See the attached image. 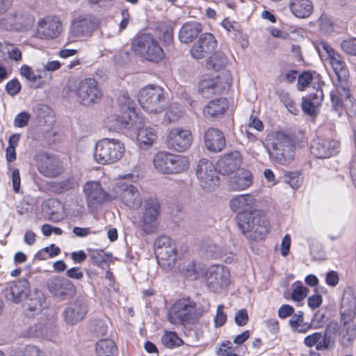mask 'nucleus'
I'll return each instance as SVG.
<instances>
[{
    "label": "nucleus",
    "mask_w": 356,
    "mask_h": 356,
    "mask_svg": "<svg viewBox=\"0 0 356 356\" xmlns=\"http://www.w3.org/2000/svg\"><path fill=\"white\" fill-rule=\"evenodd\" d=\"M61 22L57 17L47 16L38 20L33 36L41 40L57 38L61 32Z\"/></svg>",
    "instance_id": "obj_18"
},
{
    "label": "nucleus",
    "mask_w": 356,
    "mask_h": 356,
    "mask_svg": "<svg viewBox=\"0 0 356 356\" xmlns=\"http://www.w3.org/2000/svg\"><path fill=\"white\" fill-rule=\"evenodd\" d=\"M68 278L80 280L83 277V273L79 267H72L66 271Z\"/></svg>",
    "instance_id": "obj_61"
},
{
    "label": "nucleus",
    "mask_w": 356,
    "mask_h": 356,
    "mask_svg": "<svg viewBox=\"0 0 356 356\" xmlns=\"http://www.w3.org/2000/svg\"><path fill=\"white\" fill-rule=\"evenodd\" d=\"M217 47V40L210 33L200 34L198 39L191 47L190 53L195 59H202L213 51Z\"/></svg>",
    "instance_id": "obj_22"
},
{
    "label": "nucleus",
    "mask_w": 356,
    "mask_h": 356,
    "mask_svg": "<svg viewBox=\"0 0 356 356\" xmlns=\"http://www.w3.org/2000/svg\"><path fill=\"white\" fill-rule=\"evenodd\" d=\"M70 90L73 92L84 105H90L99 102L102 92L99 88L97 81L92 78L75 81L70 85Z\"/></svg>",
    "instance_id": "obj_9"
},
{
    "label": "nucleus",
    "mask_w": 356,
    "mask_h": 356,
    "mask_svg": "<svg viewBox=\"0 0 356 356\" xmlns=\"http://www.w3.org/2000/svg\"><path fill=\"white\" fill-rule=\"evenodd\" d=\"M267 149L270 159L280 165H288L294 159L295 145L290 137L281 131L268 135Z\"/></svg>",
    "instance_id": "obj_3"
},
{
    "label": "nucleus",
    "mask_w": 356,
    "mask_h": 356,
    "mask_svg": "<svg viewBox=\"0 0 356 356\" xmlns=\"http://www.w3.org/2000/svg\"><path fill=\"white\" fill-rule=\"evenodd\" d=\"M47 287L52 296L61 300L72 298L76 293L74 284L70 280L61 277L50 278Z\"/></svg>",
    "instance_id": "obj_23"
},
{
    "label": "nucleus",
    "mask_w": 356,
    "mask_h": 356,
    "mask_svg": "<svg viewBox=\"0 0 356 356\" xmlns=\"http://www.w3.org/2000/svg\"><path fill=\"white\" fill-rule=\"evenodd\" d=\"M356 328H342L340 332L339 341L342 346L348 347L355 338Z\"/></svg>",
    "instance_id": "obj_43"
},
{
    "label": "nucleus",
    "mask_w": 356,
    "mask_h": 356,
    "mask_svg": "<svg viewBox=\"0 0 356 356\" xmlns=\"http://www.w3.org/2000/svg\"><path fill=\"white\" fill-rule=\"evenodd\" d=\"M54 334L55 330L53 327L40 323L29 327L24 335L27 337L37 338L40 340H51Z\"/></svg>",
    "instance_id": "obj_33"
},
{
    "label": "nucleus",
    "mask_w": 356,
    "mask_h": 356,
    "mask_svg": "<svg viewBox=\"0 0 356 356\" xmlns=\"http://www.w3.org/2000/svg\"><path fill=\"white\" fill-rule=\"evenodd\" d=\"M125 146L118 139L105 138L95 145L94 159L99 164H112L119 161L124 156Z\"/></svg>",
    "instance_id": "obj_6"
},
{
    "label": "nucleus",
    "mask_w": 356,
    "mask_h": 356,
    "mask_svg": "<svg viewBox=\"0 0 356 356\" xmlns=\"http://www.w3.org/2000/svg\"><path fill=\"white\" fill-rule=\"evenodd\" d=\"M227 108V99L220 97L209 101L204 108L203 112L206 118H214L222 115Z\"/></svg>",
    "instance_id": "obj_36"
},
{
    "label": "nucleus",
    "mask_w": 356,
    "mask_h": 356,
    "mask_svg": "<svg viewBox=\"0 0 356 356\" xmlns=\"http://www.w3.org/2000/svg\"><path fill=\"white\" fill-rule=\"evenodd\" d=\"M155 253L159 264L165 270L171 269L176 263L177 249L167 236H161L155 241Z\"/></svg>",
    "instance_id": "obj_11"
},
{
    "label": "nucleus",
    "mask_w": 356,
    "mask_h": 356,
    "mask_svg": "<svg viewBox=\"0 0 356 356\" xmlns=\"http://www.w3.org/2000/svg\"><path fill=\"white\" fill-rule=\"evenodd\" d=\"M97 26L95 19L92 16H86L74 20L71 30L76 35H83L90 33Z\"/></svg>",
    "instance_id": "obj_34"
},
{
    "label": "nucleus",
    "mask_w": 356,
    "mask_h": 356,
    "mask_svg": "<svg viewBox=\"0 0 356 356\" xmlns=\"http://www.w3.org/2000/svg\"><path fill=\"white\" fill-rule=\"evenodd\" d=\"M323 99V92L318 85L314 93H310L307 97L303 98L302 102V111L309 115H314L316 108L321 104Z\"/></svg>",
    "instance_id": "obj_35"
},
{
    "label": "nucleus",
    "mask_w": 356,
    "mask_h": 356,
    "mask_svg": "<svg viewBox=\"0 0 356 356\" xmlns=\"http://www.w3.org/2000/svg\"><path fill=\"white\" fill-rule=\"evenodd\" d=\"M192 134L190 130L175 127L170 129L167 136V145L169 149L178 152H184L191 145Z\"/></svg>",
    "instance_id": "obj_20"
},
{
    "label": "nucleus",
    "mask_w": 356,
    "mask_h": 356,
    "mask_svg": "<svg viewBox=\"0 0 356 356\" xmlns=\"http://www.w3.org/2000/svg\"><path fill=\"white\" fill-rule=\"evenodd\" d=\"M202 31V26L200 22L195 21L186 22L179 30V39L181 43H191Z\"/></svg>",
    "instance_id": "obj_31"
},
{
    "label": "nucleus",
    "mask_w": 356,
    "mask_h": 356,
    "mask_svg": "<svg viewBox=\"0 0 356 356\" xmlns=\"http://www.w3.org/2000/svg\"><path fill=\"white\" fill-rule=\"evenodd\" d=\"M163 344L168 348H174L180 346L183 343L181 339L175 332H165L161 338Z\"/></svg>",
    "instance_id": "obj_41"
},
{
    "label": "nucleus",
    "mask_w": 356,
    "mask_h": 356,
    "mask_svg": "<svg viewBox=\"0 0 356 356\" xmlns=\"http://www.w3.org/2000/svg\"><path fill=\"white\" fill-rule=\"evenodd\" d=\"M241 165V154L237 151L225 154L217 163L218 170L222 175H229L234 172Z\"/></svg>",
    "instance_id": "obj_30"
},
{
    "label": "nucleus",
    "mask_w": 356,
    "mask_h": 356,
    "mask_svg": "<svg viewBox=\"0 0 356 356\" xmlns=\"http://www.w3.org/2000/svg\"><path fill=\"white\" fill-rule=\"evenodd\" d=\"M11 180H12V185H13V191L16 193H20L21 178H20L19 171L18 169L15 168L12 170Z\"/></svg>",
    "instance_id": "obj_57"
},
{
    "label": "nucleus",
    "mask_w": 356,
    "mask_h": 356,
    "mask_svg": "<svg viewBox=\"0 0 356 356\" xmlns=\"http://www.w3.org/2000/svg\"><path fill=\"white\" fill-rule=\"evenodd\" d=\"M307 293V289L302 284V282H297L293 284V289L291 293V298L296 302L303 300Z\"/></svg>",
    "instance_id": "obj_45"
},
{
    "label": "nucleus",
    "mask_w": 356,
    "mask_h": 356,
    "mask_svg": "<svg viewBox=\"0 0 356 356\" xmlns=\"http://www.w3.org/2000/svg\"><path fill=\"white\" fill-rule=\"evenodd\" d=\"M120 113L109 116L106 122L109 129H126L130 131H138L137 141L141 148L148 149L157 139V128L154 127H142L143 118L138 116L135 110V102L126 91H121L118 97Z\"/></svg>",
    "instance_id": "obj_2"
},
{
    "label": "nucleus",
    "mask_w": 356,
    "mask_h": 356,
    "mask_svg": "<svg viewBox=\"0 0 356 356\" xmlns=\"http://www.w3.org/2000/svg\"><path fill=\"white\" fill-rule=\"evenodd\" d=\"M21 88V83L17 79H13L6 85V91L10 96H15L17 95L20 92Z\"/></svg>",
    "instance_id": "obj_51"
},
{
    "label": "nucleus",
    "mask_w": 356,
    "mask_h": 356,
    "mask_svg": "<svg viewBox=\"0 0 356 356\" xmlns=\"http://www.w3.org/2000/svg\"><path fill=\"white\" fill-rule=\"evenodd\" d=\"M237 220L240 229L249 240L261 241L268 234L269 222L259 210L252 211L250 215L238 217Z\"/></svg>",
    "instance_id": "obj_4"
},
{
    "label": "nucleus",
    "mask_w": 356,
    "mask_h": 356,
    "mask_svg": "<svg viewBox=\"0 0 356 356\" xmlns=\"http://www.w3.org/2000/svg\"><path fill=\"white\" fill-rule=\"evenodd\" d=\"M350 97V91L345 86H337L335 90L330 92L332 107L337 111L342 108L343 100L349 99Z\"/></svg>",
    "instance_id": "obj_38"
},
{
    "label": "nucleus",
    "mask_w": 356,
    "mask_h": 356,
    "mask_svg": "<svg viewBox=\"0 0 356 356\" xmlns=\"http://www.w3.org/2000/svg\"><path fill=\"white\" fill-rule=\"evenodd\" d=\"M30 292V284L26 279H20L10 282L5 289L7 300L19 303L26 299Z\"/></svg>",
    "instance_id": "obj_27"
},
{
    "label": "nucleus",
    "mask_w": 356,
    "mask_h": 356,
    "mask_svg": "<svg viewBox=\"0 0 356 356\" xmlns=\"http://www.w3.org/2000/svg\"><path fill=\"white\" fill-rule=\"evenodd\" d=\"M196 175L200 186L205 190L211 191L219 184L216 169L213 163L207 159L199 160Z\"/></svg>",
    "instance_id": "obj_16"
},
{
    "label": "nucleus",
    "mask_w": 356,
    "mask_h": 356,
    "mask_svg": "<svg viewBox=\"0 0 356 356\" xmlns=\"http://www.w3.org/2000/svg\"><path fill=\"white\" fill-rule=\"evenodd\" d=\"M19 74L30 83H35L38 79H41L40 74H36L30 66L25 64L21 66Z\"/></svg>",
    "instance_id": "obj_46"
},
{
    "label": "nucleus",
    "mask_w": 356,
    "mask_h": 356,
    "mask_svg": "<svg viewBox=\"0 0 356 356\" xmlns=\"http://www.w3.org/2000/svg\"><path fill=\"white\" fill-rule=\"evenodd\" d=\"M33 160L38 172L44 177H54L63 172L60 161L51 154L38 152L35 154Z\"/></svg>",
    "instance_id": "obj_13"
},
{
    "label": "nucleus",
    "mask_w": 356,
    "mask_h": 356,
    "mask_svg": "<svg viewBox=\"0 0 356 356\" xmlns=\"http://www.w3.org/2000/svg\"><path fill=\"white\" fill-rule=\"evenodd\" d=\"M304 322L303 312L298 311L293 314L289 319V323L291 329L296 328L298 325H301Z\"/></svg>",
    "instance_id": "obj_60"
},
{
    "label": "nucleus",
    "mask_w": 356,
    "mask_h": 356,
    "mask_svg": "<svg viewBox=\"0 0 356 356\" xmlns=\"http://www.w3.org/2000/svg\"><path fill=\"white\" fill-rule=\"evenodd\" d=\"M231 210L238 215V217L250 215L257 204L255 197L250 193L236 195L229 202Z\"/></svg>",
    "instance_id": "obj_25"
},
{
    "label": "nucleus",
    "mask_w": 356,
    "mask_h": 356,
    "mask_svg": "<svg viewBox=\"0 0 356 356\" xmlns=\"http://www.w3.org/2000/svg\"><path fill=\"white\" fill-rule=\"evenodd\" d=\"M22 352V356H45L42 350L33 345H27Z\"/></svg>",
    "instance_id": "obj_56"
},
{
    "label": "nucleus",
    "mask_w": 356,
    "mask_h": 356,
    "mask_svg": "<svg viewBox=\"0 0 356 356\" xmlns=\"http://www.w3.org/2000/svg\"><path fill=\"white\" fill-rule=\"evenodd\" d=\"M29 120L30 115L25 111H22L15 116L14 126L19 128L24 127L28 124Z\"/></svg>",
    "instance_id": "obj_53"
},
{
    "label": "nucleus",
    "mask_w": 356,
    "mask_h": 356,
    "mask_svg": "<svg viewBox=\"0 0 356 356\" xmlns=\"http://www.w3.org/2000/svg\"><path fill=\"white\" fill-rule=\"evenodd\" d=\"M207 284L214 293H220L229 284V272L222 265H214L209 268L206 273Z\"/></svg>",
    "instance_id": "obj_17"
},
{
    "label": "nucleus",
    "mask_w": 356,
    "mask_h": 356,
    "mask_svg": "<svg viewBox=\"0 0 356 356\" xmlns=\"http://www.w3.org/2000/svg\"><path fill=\"white\" fill-rule=\"evenodd\" d=\"M91 330L97 337H102L107 333L108 325L105 321L97 319L92 322Z\"/></svg>",
    "instance_id": "obj_47"
},
{
    "label": "nucleus",
    "mask_w": 356,
    "mask_h": 356,
    "mask_svg": "<svg viewBox=\"0 0 356 356\" xmlns=\"http://www.w3.org/2000/svg\"><path fill=\"white\" fill-rule=\"evenodd\" d=\"M113 200H119L131 210L140 209L134 216L133 222L145 234H151L156 230L157 221L161 213L158 199L149 197L144 200L138 188L131 184L118 181L112 188Z\"/></svg>",
    "instance_id": "obj_1"
},
{
    "label": "nucleus",
    "mask_w": 356,
    "mask_h": 356,
    "mask_svg": "<svg viewBox=\"0 0 356 356\" xmlns=\"http://www.w3.org/2000/svg\"><path fill=\"white\" fill-rule=\"evenodd\" d=\"M155 169L164 175H176L186 171L190 166L188 158L165 151L157 152L153 158Z\"/></svg>",
    "instance_id": "obj_5"
},
{
    "label": "nucleus",
    "mask_w": 356,
    "mask_h": 356,
    "mask_svg": "<svg viewBox=\"0 0 356 356\" xmlns=\"http://www.w3.org/2000/svg\"><path fill=\"white\" fill-rule=\"evenodd\" d=\"M312 80V75L308 72H305L298 78V88L300 90H303Z\"/></svg>",
    "instance_id": "obj_55"
},
{
    "label": "nucleus",
    "mask_w": 356,
    "mask_h": 356,
    "mask_svg": "<svg viewBox=\"0 0 356 356\" xmlns=\"http://www.w3.org/2000/svg\"><path fill=\"white\" fill-rule=\"evenodd\" d=\"M253 182L250 171L245 169L237 172L227 181V188L231 191H241L248 188Z\"/></svg>",
    "instance_id": "obj_29"
},
{
    "label": "nucleus",
    "mask_w": 356,
    "mask_h": 356,
    "mask_svg": "<svg viewBox=\"0 0 356 356\" xmlns=\"http://www.w3.org/2000/svg\"><path fill=\"white\" fill-rule=\"evenodd\" d=\"M339 278L336 271L330 270L326 273L325 282L330 286H335L339 282Z\"/></svg>",
    "instance_id": "obj_62"
},
{
    "label": "nucleus",
    "mask_w": 356,
    "mask_h": 356,
    "mask_svg": "<svg viewBox=\"0 0 356 356\" xmlns=\"http://www.w3.org/2000/svg\"><path fill=\"white\" fill-rule=\"evenodd\" d=\"M159 39L169 44L173 39V31L170 26L164 25L159 27Z\"/></svg>",
    "instance_id": "obj_49"
},
{
    "label": "nucleus",
    "mask_w": 356,
    "mask_h": 356,
    "mask_svg": "<svg viewBox=\"0 0 356 356\" xmlns=\"http://www.w3.org/2000/svg\"><path fill=\"white\" fill-rule=\"evenodd\" d=\"M340 142L332 138H317L311 145V152L317 158H330L339 152Z\"/></svg>",
    "instance_id": "obj_24"
},
{
    "label": "nucleus",
    "mask_w": 356,
    "mask_h": 356,
    "mask_svg": "<svg viewBox=\"0 0 356 356\" xmlns=\"http://www.w3.org/2000/svg\"><path fill=\"white\" fill-rule=\"evenodd\" d=\"M320 29L325 33H330L333 29V24L330 19L326 15H321L318 19Z\"/></svg>",
    "instance_id": "obj_54"
},
{
    "label": "nucleus",
    "mask_w": 356,
    "mask_h": 356,
    "mask_svg": "<svg viewBox=\"0 0 356 356\" xmlns=\"http://www.w3.org/2000/svg\"><path fill=\"white\" fill-rule=\"evenodd\" d=\"M341 48L345 53L356 56V38L343 40Z\"/></svg>",
    "instance_id": "obj_50"
},
{
    "label": "nucleus",
    "mask_w": 356,
    "mask_h": 356,
    "mask_svg": "<svg viewBox=\"0 0 356 356\" xmlns=\"http://www.w3.org/2000/svg\"><path fill=\"white\" fill-rule=\"evenodd\" d=\"M183 115V110L181 105L174 102L169 105L167 108L163 121L167 123H172L177 122Z\"/></svg>",
    "instance_id": "obj_40"
},
{
    "label": "nucleus",
    "mask_w": 356,
    "mask_h": 356,
    "mask_svg": "<svg viewBox=\"0 0 356 356\" xmlns=\"http://www.w3.org/2000/svg\"><path fill=\"white\" fill-rule=\"evenodd\" d=\"M181 273L191 280H196L202 273L201 268L197 267L193 260L185 261L179 267Z\"/></svg>",
    "instance_id": "obj_39"
},
{
    "label": "nucleus",
    "mask_w": 356,
    "mask_h": 356,
    "mask_svg": "<svg viewBox=\"0 0 356 356\" xmlns=\"http://www.w3.org/2000/svg\"><path fill=\"white\" fill-rule=\"evenodd\" d=\"M227 63V58L222 54H216L211 56L207 62V67L218 71Z\"/></svg>",
    "instance_id": "obj_42"
},
{
    "label": "nucleus",
    "mask_w": 356,
    "mask_h": 356,
    "mask_svg": "<svg viewBox=\"0 0 356 356\" xmlns=\"http://www.w3.org/2000/svg\"><path fill=\"white\" fill-rule=\"evenodd\" d=\"M131 49L137 56L153 63H158L165 57L164 51L158 41L149 34H142L132 42Z\"/></svg>",
    "instance_id": "obj_7"
},
{
    "label": "nucleus",
    "mask_w": 356,
    "mask_h": 356,
    "mask_svg": "<svg viewBox=\"0 0 356 356\" xmlns=\"http://www.w3.org/2000/svg\"><path fill=\"white\" fill-rule=\"evenodd\" d=\"M117 353L118 348L115 342L111 339H101L96 343V356H114Z\"/></svg>",
    "instance_id": "obj_37"
},
{
    "label": "nucleus",
    "mask_w": 356,
    "mask_h": 356,
    "mask_svg": "<svg viewBox=\"0 0 356 356\" xmlns=\"http://www.w3.org/2000/svg\"><path fill=\"white\" fill-rule=\"evenodd\" d=\"M294 309L289 305H283L278 309V316L280 318H286L293 314Z\"/></svg>",
    "instance_id": "obj_63"
},
{
    "label": "nucleus",
    "mask_w": 356,
    "mask_h": 356,
    "mask_svg": "<svg viewBox=\"0 0 356 356\" xmlns=\"http://www.w3.org/2000/svg\"><path fill=\"white\" fill-rule=\"evenodd\" d=\"M204 145L210 152H220L225 146V136L216 128H209L204 133Z\"/></svg>",
    "instance_id": "obj_28"
},
{
    "label": "nucleus",
    "mask_w": 356,
    "mask_h": 356,
    "mask_svg": "<svg viewBox=\"0 0 356 356\" xmlns=\"http://www.w3.org/2000/svg\"><path fill=\"white\" fill-rule=\"evenodd\" d=\"M87 312V300L82 297H77L65 309L63 317L67 323L74 325L81 321Z\"/></svg>",
    "instance_id": "obj_26"
},
{
    "label": "nucleus",
    "mask_w": 356,
    "mask_h": 356,
    "mask_svg": "<svg viewBox=\"0 0 356 356\" xmlns=\"http://www.w3.org/2000/svg\"><path fill=\"white\" fill-rule=\"evenodd\" d=\"M316 49L321 58L328 59L339 81L346 80L348 77V70L343 58L326 42H316Z\"/></svg>",
    "instance_id": "obj_10"
},
{
    "label": "nucleus",
    "mask_w": 356,
    "mask_h": 356,
    "mask_svg": "<svg viewBox=\"0 0 356 356\" xmlns=\"http://www.w3.org/2000/svg\"><path fill=\"white\" fill-rule=\"evenodd\" d=\"M232 84V79L228 74L224 77L203 79L199 83L198 92L204 97L208 98L213 94L222 93L227 90Z\"/></svg>",
    "instance_id": "obj_21"
},
{
    "label": "nucleus",
    "mask_w": 356,
    "mask_h": 356,
    "mask_svg": "<svg viewBox=\"0 0 356 356\" xmlns=\"http://www.w3.org/2000/svg\"><path fill=\"white\" fill-rule=\"evenodd\" d=\"M234 321L237 325L244 326L248 321V314L245 309L238 311L234 316Z\"/></svg>",
    "instance_id": "obj_58"
},
{
    "label": "nucleus",
    "mask_w": 356,
    "mask_h": 356,
    "mask_svg": "<svg viewBox=\"0 0 356 356\" xmlns=\"http://www.w3.org/2000/svg\"><path fill=\"white\" fill-rule=\"evenodd\" d=\"M138 100L143 109L151 114L161 113L166 102L164 90L156 85L143 88L138 94Z\"/></svg>",
    "instance_id": "obj_8"
},
{
    "label": "nucleus",
    "mask_w": 356,
    "mask_h": 356,
    "mask_svg": "<svg viewBox=\"0 0 356 356\" xmlns=\"http://www.w3.org/2000/svg\"><path fill=\"white\" fill-rule=\"evenodd\" d=\"M288 7L295 17L301 19L309 17L314 8L311 0H289Z\"/></svg>",
    "instance_id": "obj_32"
},
{
    "label": "nucleus",
    "mask_w": 356,
    "mask_h": 356,
    "mask_svg": "<svg viewBox=\"0 0 356 356\" xmlns=\"http://www.w3.org/2000/svg\"><path fill=\"white\" fill-rule=\"evenodd\" d=\"M224 305H219L217 307L216 314L214 318L215 327L222 326L227 321V314L224 312Z\"/></svg>",
    "instance_id": "obj_52"
},
{
    "label": "nucleus",
    "mask_w": 356,
    "mask_h": 356,
    "mask_svg": "<svg viewBox=\"0 0 356 356\" xmlns=\"http://www.w3.org/2000/svg\"><path fill=\"white\" fill-rule=\"evenodd\" d=\"M44 300V298L42 293H36L35 300L30 298L29 300V302L26 303V309L29 310L30 312H33L35 314L41 312L43 308Z\"/></svg>",
    "instance_id": "obj_44"
},
{
    "label": "nucleus",
    "mask_w": 356,
    "mask_h": 356,
    "mask_svg": "<svg viewBox=\"0 0 356 356\" xmlns=\"http://www.w3.org/2000/svg\"><path fill=\"white\" fill-rule=\"evenodd\" d=\"M285 181L293 188H298L301 183L299 175L297 173L293 172H289L286 175Z\"/></svg>",
    "instance_id": "obj_59"
},
{
    "label": "nucleus",
    "mask_w": 356,
    "mask_h": 356,
    "mask_svg": "<svg viewBox=\"0 0 356 356\" xmlns=\"http://www.w3.org/2000/svg\"><path fill=\"white\" fill-rule=\"evenodd\" d=\"M195 303L188 298L177 300L168 312L169 321L174 325H184L192 319Z\"/></svg>",
    "instance_id": "obj_14"
},
{
    "label": "nucleus",
    "mask_w": 356,
    "mask_h": 356,
    "mask_svg": "<svg viewBox=\"0 0 356 356\" xmlns=\"http://www.w3.org/2000/svg\"><path fill=\"white\" fill-rule=\"evenodd\" d=\"M291 247V237L289 234L285 235L281 242V254L286 257L289 254Z\"/></svg>",
    "instance_id": "obj_64"
},
{
    "label": "nucleus",
    "mask_w": 356,
    "mask_h": 356,
    "mask_svg": "<svg viewBox=\"0 0 356 356\" xmlns=\"http://www.w3.org/2000/svg\"><path fill=\"white\" fill-rule=\"evenodd\" d=\"M341 322L343 323L342 328H356V319L355 314L353 311L342 312H341Z\"/></svg>",
    "instance_id": "obj_48"
},
{
    "label": "nucleus",
    "mask_w": 356,
    "mask_h": 356,
    "mask_svg": "<svg viewBox=\"0 0 356 356\" xmlns=\"http://www.w3.org/2000/svg\"><path fill=\"white\" fill-rule=\"evenodd\" d=\"M337 331V325L330 323L327 326L323 334L321 332L309 334L305 338L304 343L309 348L315 346L317 350H327L334 346Z\"/></svg>",
    "instance_id": "obj_12"
},
{
    "label": "nucleus",
    "mask_w": 356,
    "mask_h": 356,
    "mask_svg": "<svg viewBox=\"0 0 356 356\" xmlns=\"http://www.w3.org/2000/svg\"><path fill=\"white\" fill-rule=\"evenodd\" d=\"M34 21L33 17L24 11H15L0 19L1 29L10 31H22L29 29Z\"/></svg>",
    "instance_id": "obj_19"
},
{
    "label": "nucleus",
    "mask_w": 356,
    "mask_h": 356,
    "mask_svg": "<svg viewBox=\"0 0 356 356\" xmlns=\"http://www.w3.org/2000/svg\"><path fill=\"white\" fill-rule=\"evenodd\" d=\"M83 193L87 206L90 209L97 207L99 204L113 200L111 194L105 191L99 181H88L83 186Z\"/></svg>",
    "instance_id": "obj_15"
}]
</instances>
